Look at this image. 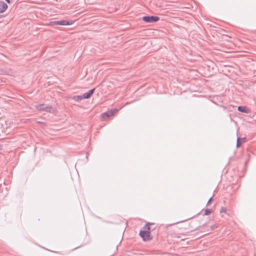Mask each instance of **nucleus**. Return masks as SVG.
I'll return each mask as SVG.
<instances>
[{"label": "nucleus", "instance_id": "f257e3e1", "mask_svg": "<svg viewBox=\"0 0 256 256\" xmlns=\"http://www.w3.org/2000/svg\"><path fill=\"white\" fill-rule=\"evenodd\" d=\"M36 108L40 111H44L52 113L54 111L52 108L48 104H40L36 106Z\"/></svg>", "mask_w": 256, "mask_h": 256}, {"label": "nucleus", "instance_id": "f03ea898", "mask_svg": "<svg viewBox=\"0 0 256 256\" xmlns=\"http://www.w3.org/2000/svg\"><path fill=\"white\" fill-rule=\"evenodd\" d=\"M142 20L148 23H153L158 22L160 18L156 16H144L142 18Z\"/></svg>", "mask_w": 256, "mask_h": 256}, {"label": "nucleus", "instance_id": "7ed1b4c3", "mask_svg": "<svg viewBox=\"0 0 256 256\" xmlns=\"http://www.w3.org/2000/svg\"><path fill=\"white\" fill-rule=\"evenodd\" d=\"M140 236L144 241L149 240L152 238L150 235V232L148 230H140Z\"/></svg>", "mask_w": 256, "mask_h": 256}, {"label": "nucleus", "instance_id": "20e7f679", "mask_svg": "<svg viewBox=\"0 0 256 256\" xmlns=\"http://www.w3.org/2000/svg\"><path fill=\"white\" fill-rule=\"evenodd\" d=\"M72 20H62L60 21H53L51 22L50 24L52 25H62V26H69L72 24Z\"/></svg>", "mask_w": 256, "mask_h": 256}, {"label": "nucleus", "instance_id": "39448f33", "mask_svg": "<svg viewBox=\"0 0 256 256\" xmlns=\"http://www.w3.org/2000/svg\"><path fill=\"white\" fill-rule=\"evenodd\" d=\"M7 8V4L3 1L0 2V14L4 12Z\"/></svg>", "mask_w": 256, "mask_h": 256}, {"label": "nucleus", "instance_id": "423d86ee", "mask_svg": "<svg viewBox=\"0 0 256 256\" xmlns=\"http://www.w3.org/2000/svg\"><path fill=\"white\" fill-rule=\"evenodd\" d=\"M94 90H95V88H92V89L90 90L88 92L82 95H83V98H84H84L87 99V98H90V96H92V95L93 94Z\"/></svg>", "mask_w": 256, "mask_h": 256}, {"label": "nucleus", "instance_id": "0eeeda50", "mask_svg": "<svg viewBox=\"0 0 256 256\" xmlns=\"http://www.w3.org/2000/svg\"><path fill=\"white\" fill-rule=\"evenodd\" d=\"M114 112L111 110V111H108L106 112H104L102 114V116L104 118H108L112 116L114 114Z\"/></svg>", "mask_w": 256, "mask_h": 256}, {"label": "nucleus", "instance_id": "6e6552de", "mask_svg": "<svg viewBox=\"0 0 256 256\" xmlns=\"http://www.w3.org/2000/svg\"><path fill=\"white\" fill-rule=\"evenodd\" d=\"M238 110L239 112L248 114L250 112V110L246 106H238Z\"/></svg>", "mask_w": 256, "mask_h": 256}, {"label": "nucleus", "instance_id": "1a4fd4ad", "mask_svg": "<svg viewBox=\"0 0 256 256\" xmlns=\"http://www.w3.org/2000/svg\"><path fill=\"white\" fill-rule=\"evenodd\" d=\"M153 224L152 223H148L144 227V228L146 230H148L150 231L152 230V228L150 227V225H152Z\"/></svg>", "mask_w": 256, "mask_h": 256}, {"label": "nucleus", "instance_id": "9d476101", "mask_svg": "<svg viewBox=\"0 0 256 256\" xmlns=\"http://www.w3.org/2000/svg\"><path fill=\"white\" fill-rule=\"evenodd\" d=\"M82 99H84V98H83V95L76 96L74 97V100H76V101H80Z\"/></svg>", "mask_w": 256, "mask_h": 256}, {"label": "nucleus", "instance_id": "9b49d317", "mask_svg": "<svg viewBox=\"0 0 256 256\" xmlns=\"http://www.w3.org/2000/svg\"><path fill=\"white\" fill-rule=\"evenodd\" d=\"M242 142L240 141V138L238 137L236 140V147H240Z\"/></svg>", "mask_w": 256, "mask_h": 256}, {"label": "nucleus", "instance_id": "f8f14e48", "mask_svg": "<svg viewBox=\"0 0 256 256\" xmlns=\"http://www.w3.org/2000/svg\"><path fill=\"white\" fill-rule=\"evenodd\" d=\"M212 212V209L207 208L205 210L204 215L207 216L210 214Z\"/></svg>", "mask_w": 256, "mask_h": 256}, {"label": "nucleus", "instance_id": "ddd939ff", "mask_svg": "<svg viewBox=\"0 0 256 256\" xmlns=\"http://www.w3.org/2000/svg\"><path fill=\"white\" fill-rule=\"evenodd\" d=\"M227 211V208L224 207H222L220 210V212L222 213H226Z\"/></svg>", "mask_w": 256, "mask_h": 256}, {"label": "nucleus", "instance_id": "4468645a", "mask_svg": "<svg viewBox=\"0 0 256 256\" xmlns=\"http://www.w3.org/2000/svg\"><path fill=\"white\" fill-rule=\"evenodd\" d=\"M212 200V196H211V197L208 200V202H207V205H208V204H210V203L211 202V201Z\"/></svg>", "mask_w": 256, "mask_h": 256}, {"label": "nucleus", "instance_id": "2eb2a0df", "mask_svg": "<svg viewBox=\"0 0 256 256\" xmlns=\"http://www.w3.org/2000/svg\"><path fill=\"white\" fill-rule=\"evenodd\" d=\"M216 226L214 224L211 226V230H214L216 228Z\"/></svg>", "mask_w": 256, "mask_h": 256}, {"label": "nucleus", "instance_id": "dca6fc26", "mask_svg": "<svg viewBox=\"0 0 256 256\" xmlns=\"http://www.w3.org/2000/svg\"><path fill=\"white\" fill-rule=\"evenodd\" d=\"M246 138H240V141L242 142H246Z\"/></svg>", "mask_w": 256, "mask_h": 256}, {"label": "nucleus", "instance_id": "f3484780", "mask_svg": "<svg viewBox=\"0 0 256 256\" xmlns=\"http://www.w3.org/2000/svg\"><path fill=\"white\" fill-rule=\"evenodd\" d=\"M8 3H10V0H5Z\"/></svg>", "mask_w": 256, "mask_h": 256}]
</instances>
